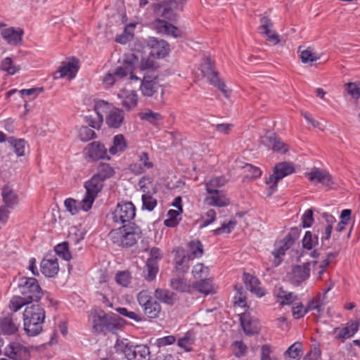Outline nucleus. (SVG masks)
<instances>
[{"label": "nucleus", "mask_w": 360, "mask_h": 360, "mask_svg": "<svg viewBox=\"0 0 360 360\" xmlns=\"http://www.w3.org/2000/svg\"><path fill=\"white\" fill-rule=\"evenodd\" d=\"M31 304L24 300L22 296H13L9 303V308L12 313H15L20 309L23 306H30Z\"/></svg>", "instance_id": "nucleus-48"}, {"label": "nucleus", "mask_w": 360, "mask_h": 360, "mask_svg": "<svg viewBox=\"0 0 360 360\" xmlns=\"http://www.w3.org/2000/svg\"><path fill=\"white\" fill-rule=\"evenodd\" d=\"M201 72L211 84L217 87L226 98L229 96V91L226 89L225 83L219 79V73L215 71L214 63L210 58H207L201 65Z\"/></svg>", "instance_id": "nucleus-11"}, {"label": "nucleus", "mask_w": 360, "mask_h": 360, "mask_svg": "<svg viewBox=\"0 0 360 360\" xmlns=\"http://www.w3.org/2000/svg\"><path fill=\"white\" fill-rule=\"evenodd\" d=\"M24 330L27 335L36 336L43 330L45 310L38 303L27 306L22 314Z\"/></svg>", "instance_id": "nucleus-2"}, {"label": "nucleus", "mask_w": 360, "mask_h": 360, "mask_svg": "<svg viewBox=\"0 0 360 360\" xmlns=\"http://www.w3.org/2000/svg\"><path fill=\"white\" fill-rule=\"evenodd\" d=\"M174 252V264L176 272L179 275L184 276L187 273L190 268V261L192 260L191 256L185 253L183 248L178 247L173 250Z\"/></svg>", "instance_id": "nucleus-14"}, {"label": "nucleus", "mask_w": 360, "mask_h": 360, "mask_svg": "<svg viewBox=\"0 0 360 360\" xmlns=\"http://www.w3.org/2000/svg\"><path fill=\"white\" fill-rule=\"evenodd\" d=\"M171 287L181 292H188L191 290V285L184 278H173L170 280Z\"/></svg>", "instance_id": "nucleus-39"}, {"label": "nucleus", "mask_w": 360, "mask_h": 360, "mask_svg": "<svg viewBox=\"0 0 360 360\" xmlns=\"http://www.w3.org/2000/svg\"><path fill=\"white\" fill-rule=\"evenodd\" d=\"M117 353H122L128 360H149L150 349L147 345H134L127 339H117L115 347Z\"/></svg>", "instance_id": "nucleus-4"}, {"label": "nucleus", "mask_w": 360, "mask_h": 360, "mask_svg": "<svg viewBox=\"0 0 360 360\" xmlns=\"http://www.w3.org/2000/svg\"><path fill=\"white\" fill-rule=\"evenodd\" d=\"M131 274L129 271H118L115 277L116 282L123 286L127 287L131 281Z\"/></svg>", "instance_id": "nucleus-52"}, {"label": "nucleus", "mask_w": 360, "mask_h": 360, "mask_svg": "<svg viewBox=\"0 0 360 360\" xmlns=\"http://www.w3.org/2000/svg\"><path fill=\"white\" fill-rule=\"evenodd\" d=\"M41 272L49 278L54 277L58 274L59 266L58 259L55 257L50 259L44 258L40 263Z\"/></svg>", "instance_id": "nucleus-25"}, {"label": "nucleus", "mask_w": 360, "mask_h": 360, "mask_svg": "<svg viewBox=\"0 0 360 360\" xmlns=\"http://www.w3.org/2000/svg\"><path fill=\"white\" fill-rule=\"evenodd\" d=\"M243 281L245 285L246 288L252 293L255 294L259 297H262L265 295L266 291L264 288L259 286L260 281L257 276L245 272L243 275Z\"/></svg>", "instance_id": "nucleus-22"}, {"label": "nucleus", "mask_w": 360, "mask_h": 360, "mask_svg": "<svg viewBox=\"0 0 360 360\" xmlns=\"http://www.w3.org/2000/svg\"><path fill=\"white\" fill-rule=\"evenodd\" d=\"M302 243L304 249L311 250L319 245V235L315 232L313 233L311 231H307L302 240Z\"/></svg>", "instance_id": "nucleus-37"}, {"label": "nucleus", "mask_w": 360, "mask_h": 360, "mask_svg": "<svg viewBox=\"0 0 360 360\" xmlns=\"http://www.w3.org/2000/svg\"><path fill=\"white\" fill-rule=\"evenodd\" d=\"M103 186L104 182L94 176H92L90 179L85 181L84 186L86 189V193L80 202L84 211L87 212L91 208L95 199L102 191Z\"/></svg>", "instance_id": "nucleus-8"}, {"label": "nucleus", "mask_w": 360, "mask_h": 360, "mask_svg": "<svg viewBox=\"0 0 360 360\" xmlns=\"http://www.w3.org/2000/svg\"><path fill=\"white\" fill-rule=\"evenodd\" d=\"M195 338L190 332L186 333L182 338H179L177 342L178 346L183 348L186 352L193 350L192 345L194 344Z\"/></svg>", "instance_id": "nucleus-43"}, {"label": "nucleus", "mask_w": 360, "mask_h": 360, "mask_svg": "<svg viewBox=\"0 0 360 360\" xmlns=\"http://www.w3.org/2000/svg\"><path fill=\"white\" fill-rule=\"evenodd\" d=\"M86 123L93 129H99L103 122V115H96V117L92 116H86L85 117Z\"/></svg>", "instance_id": "nucleus-57"}, {"label": "nucleus", "mask_w": 360, "mask_h": 360, "mask_svg": "<svg viewBox=\"0 0 360 360\" xmlns=\"http://www.w3.org/2000/svg\"><path fill=\"white\" fill-rule=\"evenodd\" d=\"M314 221L313 210L308 209L305 211L302 217V226L303 228H309Z\"/></svg>", "instance_id": "nucleus-61"}, {"label": "nucleus", "mask_w": 360, "mask_h": 360, "mask_svg": "<svg viewBox=\"0 0 360 360\" xmlns=\"http://www.w3.org/2000/svg\"><path fill=\"white\" fill-rule=\"evenodd\" d=\"M302 343L296 342L288 348L284 354L292 359L299 360L302 356Z\"/></svg>", "instance_id": "nucleus-44"}, {"label": "nucleus", "mask_w": 360, "mask_h": 360, "mask_svg": "<svg viewBox=\"0 0 360 360\" xmlns=\"http://www.w3.org/2000/svg\"><path fill=\"white\" fill-rule=\"evenodd\" d=\"M159 272V265L151 263V262H146L143 269V277L147 281H153L156 278Z\"/></svg>", "instance_id": "nucleus-38"}, {"label": "nucleus", "mask_w": 360, "mask_h": 360, "mask_svg": "<svg viewBox=\"0 0 360 360\" xmlns=\"http://www.w3.org/2000/svg\"><path fill=\"white\" fill-rule=\"evenodd\" d=\"M188 247L191 251V253L187 254L191 256V258H199L203 254V246L202 243L199 240H191L188 243Z\"/></svg>", "instance_id": "nucleus-40"}, {"label": "nucleus", "mask_w": 360, "mask_h": 360, "mask_svg": "<svg viewBox=\"0 0 360 360\" xmlns=\"http://www.w3.org/2000/svg\"><path fill=\"white\" fill-rule=\"evenodd\" d=\"M1 68L4 71L7 72L9 75H14L18 70V68L13 65V61L9 57L2 60L1 63Z\"/></svg>", "instance_id": "nucleus-59"}, {"label": "nucleus", "mask_w": 360, "mask_h": 360, "mask_svg": "<svg viewBox=\"0 0 360 360\" xmlns=\"http://www.w3.org/2000/svg\"><path fill=\"white\" fill-rule=\"evenodd\" d=\"M138 104V95L135 91H124L122 105L127 111H130Z\"/></svg>", "instance_id": "nucleus-35"}, {"label": "nucleus", "mask_w": 360, "mask_h": 360, "mask_svg": "<svg viewBox=\"0 0 360 360\" xmlns=\"http://www.w3.org/2000/svg\"><path fill=\"white\" fill-rule=\"evenodd\" d=\"M116 311L120 315L127 317L130 319L135 321L136 322H141L144 320V318L138 315L134 311H129L125 307H117L115 309Z\"/></svg>", "instance_id": "nucleus-53"}, {"label": "nucleus", "mask_w": 360, "mask_h": 360, "mask_svg": "<svg viewBox=\"0 0 360 360\" xmlns=\"http://www.w3.org/2000/svg\"><path fill=\"white\" fill-rule=\"evenodd\" d=\"M141 235V228L135 223L122 225L109 233V237L114 244L126 248L136 245Z\"/></svg>", "instance_id": "nucleus-3"}, {"label": "nucleus", "mask_w": 360, "mask_h": 360, "mask_svg": "<svg viewBox=\"0 0 360 360\" xmlns=\"http://www.w3.org/2000/svg\"><path fill=\"white\" fill-rule=\"evenodd\" d=\"M127 148V143L123 134L115 135L113 138V144L109 148V153L111 155H116L124 152Z\"/></svg>", "instance_id": "nucleus-34"}, {"label": "nucleus", "mask_w": 360, "mask_h": 360, "mask_svg": "<svg viewBox=\"0 0 360 360\" xmlns=\"http://www.w3.org/2000/svg\"><path fill=\"white\" fill-rule=\"evenodd\" d=\"M359 323L358 321L352 322L349 326L342 328L343 337L346 339L352 337L359 330Z\"/></svg>", "instance_id": "nucleus-56"}, {"label": "nucleus", "mask_w": 360, "mask_h": 360, "mask_svg": "<svg viewBox=\"0 0 360 360\" xmlns=\"http://www.w3.org/2000/svg\"><path fill=\"white\" fill-rule=\"evenodd\" d=\"M231 347H233V352L236 358H241L246 355L248 352L247 345L242 340L234 341Z\"/></svg>", "instance_id": "nucleus-49"}, {"label": "nucleus", "mask_w": 360, "mask_h": 360, "mask_svg": "<svg viewBox=\"0 0 360 360\" xmlns=\"http://www.w3.org/2000/svg\"><path fill=\"white\" fill-rule=\"evenodd\" d=\"M262 143L268 148L281 154H285L288 151V145L284 143L275 133L270 131H267L262 138Z\"/></svg>", "instance_id": "nucleus-15"}, {"label": "nucleus", "mask_w": 360, "mask_h": 360, "mask_svg": "<svg viewBox=\"0 0 360 360\" xmlns=\"http://www.w3.org/2000/svg\"><path fill=\"white\" fill-rule=\"evenodd\" d=\"M325 299L321 297V293H318L315 297L311 299L307 304V308L308 311L316 310L319 313L323 311L322 307L326 304Z\"/></svg>", "instance_id": "nucleus-41"}, {"label": "nucleus", "mask_w": 360, "mask_h": 360, "mask_svg": "<svg viewBox=\"0 0 360 360\" xmlns=\"http://www.w3.org/2000/svg\"><path fill=\"white\" fill-rule=\"evenodd\" d=\"M18 288L23 299L31 304L38 303L44 294L38 281L33 277H20Z\"/></svg>", "instance_id": "nucleus-5"}, {"label": "nucleus", "mask_w": 360, "mask_h": 360, "mask_svg": "<svg viewBox=\"0 0 360 360\" xmlns=\"http://www.w3.org/2000/svg\"><path fill=\"white\" fill-rule=\"evenodd\" d=\"M192 288L200 293L206 295L212 293V280L204 278L193 283Z\"/></svg>", "instance_id": "nucleus-33"}, {"label": "nucleus", "mask_w": 360, "mask_h": 360, "mask_svg": "<svg viewBox=\"0 0 360 360\" xmlns=\"http://www.w3.org/2000/svg\"><path fill=\"white\" fill-rule=\"evenodd\" d=\"M139 117L153 125H158L159 122L162 120V116L160 113L155 112L150 110L147 112L140 113Z\"/></svg>", "instance_id": "nucleus-45"}, {"label": "nucleus", "mask_w": 360, "mask_h": 360, "mask_svg": "<svg viewBox=\"0 0 360 360\" xmlns=\"http://www.w3.org/2000/svg\"><path fill=\"white\" fill-rule=\"evenodd\" d=\"M136 216V207L131 202H120L112 212L114 223L126 225L133 224L131 221Z\"/></svg>", "instance_id": "nucleus-10"}, {"label": "nucleus", "mask_w": 360, "mask_h": 360, "mask_svg": "<svg viewBox=\"0 0 360 360\" xmlns=\"http://www.w3.org/2000/svg\"><path fill=\"white\" fill-rule=\"evenodd\" d=\"M300 59L303 63H313L318 59L319 57L316 56L310 50L309 48L301 51Z\"/></svg>", "instance_id": "nucleus-62"}, {"label": "nucleus", "mask_w": 360, "mask_h": 360, "mask_svg": "<svg viewBox=\"0 0 360 360\" xmlns=\"http://www.w3.org/2000/svg\"><path fill=\"white\" fill-rule=\"evenodd\" d=\"M124 115L122 109L114 108L106 116L105 122L110 128L120 129L124 123Z\"/></svg>", "instance_id": "nucleus-24"}, {"label": "nucleus", "mask_w": 360, "mask_h": 360, "mask_svg": "<svg viewBox=\"0 0 360 360\" xmlns=\"http://www.w3.org/2000/svg\"><path fill=\"white\" fill-rule=\"evenodd\" d=\"M79 137L82 141L87 142L96 138V134L89 127L83 126L79 130Z\"/></svg>", "instance_id": "nucleus-51"}, {"label": "nucleus", "mask_w": 360, "mask_h": 360, "mask_svg": "<svg viewBox=\"0 0 360 360\" xmlns=\"http://www.w3.org/2000/svg\"><path fill=\"white\" fill-rule=\"evenodd\" d=\"M311 263L305 262L302 265H295L292 269L291 283L296 286L300 285L310 276Z\"/></svg>", "instance_id": "nucleus-17"}, {"label": "nucleus", "mask_w": 360, "mask_h": 360, "mask_svg": "<svg viewBox=\"0 0 360 360\" xmlns=\"http://www.w3.org/2000/svg\"><path fill=\"white\" fill-rule=\"evenodd\" d=\"M192 274L195 279H202L207 278L209 275V268L202 263H198L192 269Z\"/></svg>", "instance_id": "nucleus-50"}, {"label": "nucleus", "mask_w": 360, "mask_h": 360, "mask_svg": "<svg viewBox=\"0 0 360 360\" xmlns=\"http://www.w3.org/2000/svg\"><path fill=\"white\" fill-rule=\"evenodd\" d=\"M155 297L160 302L169 305H173L176 300V295L167 289L157 288L155 291Z\"/></svg>", "instance_id": "nucleus-32"}, {"label": "nucleus", "mask_w": 360, "mask_h": 360, "mask_svg": "<svg viewBox=\"0 0 360 360\" xmlns=\"http://www.w3.org/2000/svg\"><path fill=\"white\" fill-rule=\"evenodd\" d=\"M160 87V85L158 84V76L144 75L141 81L140 90L143 96L151 97L158 92Z\"/></svg>", "instance_id": "nucleus-20"}, {"label": "nucleus", "mask_w": 360, "mask_h": 360, "mask_svg": "<svg viewBox=\"0 0 360 360\" xmlns=\"http://www.w3.org/2000/svg\"><path fill=\"white\" fill-rule=\"evenodd\" d=\"M272 352L270 345L265 344L262 345L260 360H276V357L271 356Z\"/></svg>", "instance_id": "nucleus-64"}, {"label": "nucleus", "mask_w": 360, "mask_h": 360, "mask_svg": "<svg viewBox=\"0 0 360 360\" xmlns=\"http://www.w3.org/2000/svg\"><path fill=\"white\" fill-rule=\"evenodd\" d=\"M85 150L87 152L89 158L94 161L100 159L110 160V157L107 155V149L104 145L98 141H94L90 143Z\"/></svg>", "instance_id": "nucleus-23"}, {"label": "nucleus", "mask_w": 360, "mask_h": 360, "mask_svg": "<svg viewBox=\"0 0 360 360\" xmlns=\"http://www.w3.org/2000/svg\"><path fill=\"white\" fill-rule=\"evenodd\" d=\"M206 201L210 205L219 207L227 206L230 203L221 191H219L217 194H211V196L207 197Z\"/></svg>", "instance_id": "nucleus-36"}, {"label": "nucleus", "mask_w": 360, "mask_h": 360, "mask_svg": "<svg viewBox=\"0 0 360 360\" xmlns=\"http://www.w3.org/2000/svg\"><path fill=\"white\" fill-rule=\"evenodd\" d=\"M139 63V58L134 53L126 54L123 59L122 65L116 68L114 74L116 77L124 78L130 75L131 79H139V77L133 75L136 65Z\"/></svg>", "instance_id": "nucleus-12"}, {"label": "nucleus", "mask_w": 360, "mask_h": 360, "mask_svg": "<svg viewBox=\"0 0 360 360\" xmlns=\"http://www.w3.org/2000/svg\"><path fill=\"white\" fill-rule=\"evenodd\" d=\"M5 355L13 360H27L30 358V351L24 345L13 342L5 349Z\"/></svg>", "instance_id": "nucleus-18"}, {"label": "nucleus", "mask_w": 360, "mask_h": 360, "mask_svg": "<svg viewBox=\"0 0 360 360\" xmlns=\"http://www.w3.org/2000/svg\"><path fill=\"white\" fill-rule=\"evenodd\" d=\"M295 172V167L291 162H281L276 164L274 167V173L266 179V184L269 186L267 195L271 196L277 191L278 183L280 180Z\"/></svg>", "instance_id": "nucleus-6"}, {"label": "nucleus", "mask_w": 360, "mask_h": 360, "mask_svg": "<svg viewBox=\"0 0 360 360\" xmlns=\"http://www.w3.org/2000/svg\"><path fill=\"white\" fill-rule=\"evenodd\" d=\"M137 301L141 307L143 314L149 319H155L160 316L162 308L160 303L154 300L148 290H143L137 295Z\"/></svg>", "instance_id": "nucleus-9"}, {"label": "nucleus", "mask_w": 360, "mask_h": 360, "mask_svg": "<svg viewBox=\"0 0 360 360\" xmlns=\"http://www.w3.org/2000/svg\"><path fill=\"white\" fill-rule=\"evenodd\" d=\"M2 200L6 207L13 208L18 204L19 198L18 194L13 191V188L6 184L1 189Z\"/></svg>", "instance_id": "nucleus-28"}, {"label": "nucleus", "mask_w": 360, "mask_h": 360, "mask_svg": "<svg viewBox=\"0 0 360 360\" xmlns=\"http://www.w3.org/2000/svg\"><path fill=\"white\" fill-rule=\"evenodd\" d=\"M20 323L15 314L8 313L0 319V332L4 335H13L18 331Z\"/></svg>", "instance_id": "nucleus-16"}, {"label": "nucleus", "mask_w": 360, "mask_h": 360, "mask_svg": "<svg viewBox=\"0 0 360 360\" xmlns=\"http://www.w3.org/2000/svg\"><path fill=\"white\" fill-rule=\"evenodd\" d=\"M142 208L148 211H152L157 205V200L150 194H143L142 195Z\"/></svg>", "instance_id": "nucleus-54"}, {"label": "nucleus", "mask_w": 360, "mask_h": 360, "mask_svg": "<svg viewBox=\"0 0 360 360\" xmlns=\"http://www.w3.org/2000/svg\"><path fill=\"white\" fill-rule=\"evenodd\" d=\"M8 142L13 146V148H14L15 153L18 157H22L25 155V141L24 139H16L14 137H10L8 139Z\"/></svg>", "instance_id": "nucleus-47"}, {"label": "nucleus", "mask_w": 360, "mask_h": 360, "mask_svg": "<svg viewBox=\"0 0 360 360\" xmlns=\"http://www.w3.org/2000/svg\"><path fill=\"white\" fill-rule=\"evenodd\" d=\"M78 69L77 62H68L59 68L58 71L54 74V78H63L67 76L70 79H72L76 76Z\"/></svg>", "instance_id": "nucleus-29"}, {"label": "nucleus", "mask_w": 360, "mask_h": 360, "mask_svg": "<svg viewBox=\"0 0 360 360\" xmlns=\"http://www.w3.org/2000/svg\"><path fill=\"white\" fill-rule=\"evenodd\" d=\"M153 27L159 34H167L177 38L181 35L177 27L173 25L165 20L156 19L153 22Z\"/></svg>", "instance_id": "nucleus-21"}, {"label": "nucleus", "mask_w": 360, "mask_h": 360, "mask_svg": "<svg viewBox=\"0 0 360 360\" xmlns=\"http://www.w3.org/2000/svg\"><path fill=\"white\" fill-rule=\"evenodd\" d=\"M163 253L162 250L157 247H153L150 250L149 257L147 259L148 262L158 264L159 262L162 259Z\"/></svg>", "instance_id": "nucleus-55"}, {"label": "nucleus", "mask_w": 360, "mask_h": 360, "mask_svg": "<svg viewBox=\"0 0 360 360\" xmlns=\"http://www.w3.org/2000/svg\"><path fill=\"white\" fill-rule=\"evenodd\" d=\"M305 176L309 181L319 183L326 186H331L334 184L332 176L322 169L314 168L311 172H307Z\"/></svg>", "instance_id": "nucleus-19"}, {"label": "nucleus", "mask_w": 360, "mask_h": 360, "mask_svg": "<svg viewBox=\"0 0 360 360\" xmlns=\"http://www.w3.org/2000/svg\"><path fill=\"white\" fill-rule=\"evenodd\" d=\"M54 251L57 255L65 261H70L72 258L68 242L65 241L56 245Z\"/></svg>", "instance_id": "nucleus-42"}, {"label": "nucleus", "mask_w": 360, "mask_h": 360, "mask_svg": "<svg viewBox=\"0 0 360 360\" xmlns=\"http://www.w3.org/2000/svg\"><path fill=\"white\" fill-rule=\"evenodd\" d=\"M186 0H162L155 6V12L165 20L176 22L179 11H183V4Z\"/></svg>", "instance_id": "nucleus-7"}, {"label": "nucleus", "mask_w": 360, "mask_h": 360, "mask_svg": "<svg viewBox=\"0 0 360 360\" xmlns=\"http://www.w3.org/2000/svg\"><path fill=\"white\" fill-rule=\"evenodd\" d=\"M23 30L19 29L15 30L14 28H7L1 32V35L9 44L16 46L21 43Z\"/></svg>", "instance_id": "nucleus-30"}, {"label": "nucleus", "mask_w": 360, "mask_h": 360, "mask_svg": "<svg viewBox=\"0 0 360 360\" xmlns=\"http://www.w3.org/2000/svg\"><path fill=\"white\" fill-rule=\"evenodd\" d=\"M148 45L150 49V56L155 58H165L169 53V44L164 39L150 37Z\"/></svg>", "instance_id": "nucleus-13"}, {"label": "nucleus", "mask_w": 360, "mask_h": 360, "mask_svg": "<svg viewBox=\"0 0 360 360\" xmlns=\"http://www.w3.org/2000/svg\"><path fill=\"white\" fill-rule=\"evenodd\" d=\"M115 173V172L114 168L112 167L110 164L100 162L97 166L96 173L93 176L104 182L106 179L112 177Z\"/></svg>", "instance_id": "nucleus-31"}, {"label": "nucleus", "mask_w": 360, "mask_h": 360, "mask_svg": "<svg viewBox=\"0 0 360 360\" xmlns=\"http://www.w3.org/2000/svg\"><path fill=\"white\" fill-rule=\"evenodd\" d=\"M332 227L330 225L320 224L314 228V232L320 236L321 250L328 249L330 245L329 240L332 233Z\"/></svg>", "instance_id": "nucleus-26"}, {"label": "nucleus", "mask_w": 360, "mask_h": 360, "mask_svg": "<svg viewBox=\"0 0 360 360\" xmlns=\"http://www.w3.org/2000/svg\"><path fill=\"white\" fill-rule=\"evenodd\" d=\"M273 27V22L268 17H262L260 19V25L259 30H261L262 34H269L271 32V28Z\"/></svg>", "instance_id": "nucleus-63"}, {"label": "nucleus", "mask_w": 360, "mask_h": 360, "mask_svg": "<svg viewBox=\"0 0 360 360\" xmlns=\"http://www.w3.org/2000/svg\"><path fill=\"white\" fill-rule=\"evenodd\" d=\"M236 224V221H229L227 224H223L221 226L216 229L213 231L214 235L219 236L224 233H230L232 230L234 229Z\"/></svg>", "instance_id": "nucleus-60"}, {"label": "nucleus", "mask_w": 360, "mask_h": 360, "mask_svg": "<svg viewBox=\"0 0 360 360\" xmlns=\"http://www.w3.org/2000/svg\"><path fill=\"white\" fill-rule=\"evenodd\" d=\"M92 331L96 334L107 335H117L123 331L128 322L120 315L113 312H105L103 309L95 310L92 313Z\"/></svg>", "instance_id": "nucleus-1"}, {"label": "nucleus", "mask_w": 360, "mask_h": 360, "mask_svg": "<svg viewBox=\"0 0 360 360\" xmlns=\"http://www.w3.org/2000/svg\"><path fill=\"white\" fill-rule=\"evenodd\" d=\"M240 323L246 335L257 334L259 331L255 320L252 319L249 313H243L240 315Z\"/></svg>", "instance_id": "nucleus-27"}, {"label": "nucleus", "mask_w": 360, "mask_h": 360, "mask_svg": "<svg viewBox=\"0 0 360 360\" xmlns=\"http://www.w3.org/2000/svg\"><path fill=\"white\" fill-rule=\"evenodd\" d=\"M279 245L273 252V255L276 258H280L283 256L285 251L288 250L294 243L291 240L285 237L278 243Z\"/></svg>", "instance_id": "nucleus-46"}, {"label": "nucleus", "mask_w": 360, "mask_h": 360, "mask_svg": "<svg viewBox=\"0 0 360 360\" xmlns=\"http://www.w3.org/2000/svg\"><path fill=\"white\" fill-rule=\"evenodd\" d=\"M110 108V103L108 101L103 100H95L94 101V111L96 115H103V112H106Z\"/></svg>", "instance_id": "nucleus-58"}]
</instances>
